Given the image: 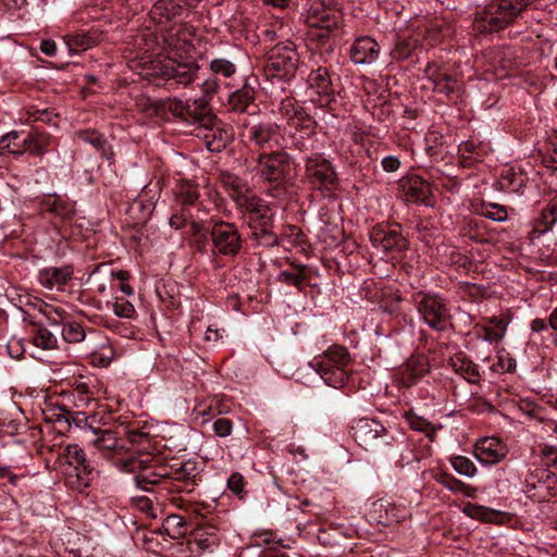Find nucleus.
I'll return each mask as SVG.
<instances>
[{
    "mask_svg": "<svg viewBox=\"0 0 557 557\" xmlns=\"http://www.w3.org/2000/svg\"><path fill=\"white\" fill-rule=\"evenodd\" d=\"M124 472H134L138 487L149 491L158 486L169 494L193 493L202 482L205 463L196 459H170L144 454L140 457H128L122 461Z\"/></svg>",
    "mask_w": 557,
    "mask_h": 557,
    "instance_id": "1",
    "label": "nucleus"
},
{
    "mask_svg": "<svg viewBox=\"0 0 557 557\" xmlns=\"http://www.w3.org/2000/svg\"><path fill=\"white\" fill-rule=\"evenodd\" d=\"M198 2L199 0H158L150 10V17L158 25L161 41L154 33L145 34V52L159 55L164 51L170 60H174L180 50L187 51L191 47L194 27L186 23H172L169 27L165 25L180 16L185 8H194Z\"/></svg>",
    "mask_w": 557,
    "mask_h": 557,
    "instance_id": "2",
    "label": "nucleus"
},
{
    "mask_svg": "<svg viewBox=\"0 0 557 557\" xmlns=\"http://www.w3.org/2000/svg\"><path fill=\"white\" fill-rule=\"evenodd\" d=\"M534 0H488L476 11L473 29L481 34H492L513 24Z\"/></svg>",
    "mask_w": 557,
    "mask_h": 557,
    "instance_id": "3",
    "label": "nucleus"
},
{
    "mask_svg": "<svg viewBox=\"0 0 557 557\" xmlns=\"http://www.w3.org/2000/svg\"><path fill=\"white\" fill-rule=\"evenodd\" d=\"M418 317L430 330L444 333L453 326L454 315L448 300L435 292L418 290L411 295Z\"/></svg>",
    "mask_w": 557,
    "mask_h": 557,
    "instance_id": "4",
    "label": "nucleus"
},
{
    "mask_svg": "<svg viewBox=\"0 0 557 557\" xmlns=\"http://www.w3.org/2000/svg\"><path fill=\"white\" fill-rule=\"evenodd\" d=\"M351 362L348 349L342 345L330 346L310 362V367L334 388L343 387L348 381L347 367Z\"/></svg>",
    "mask_w": 557,
    "mask_h": 557,
    "instance_id": "5",
    "label": "nucleus"
},
{
    "mask_svg": "<svg viewBox=\"0 0 557 557\" xmlns=\"http://www.w3.org/2000/svg\"><path fill=\"white\" fill-rule=\"evenodd\" d=\"M305 181L309 189L319 191L323 198L335 199L339 178L332 162L315 152L305 159Z\"/></svg>",
    "mask_w": 557,
    "mask_h": 557,
    "instance_id": "6",
    "label": "nucleus"
},
{
    "mask_svg": "<svg viewBox=\"0 0 557 557\" xmlns=\"http://www.w3.org/2000/svg\"><path fill=\"white\" fill-rule=\"evenodd\" d=\"M210 242L212 255L227 259H235L244 247V238L238 226L222 219L211 221Z\"/></svg>",
    "mask_w": 557,
    "mask_h": 557,
    "instance_id": "7",
    "label": "nucleus"
},
{
    "mask_svg": "<svg viewBox=\"0 0 557 557\" xmlns=\"http://www.w3.org/2000/svg\"><path fill=\"white\" fill-rule=\"evenodd\" d=\"M352 436L366 450L387 451L396 442L393 432L376 419L363 418L352 426Z\"/></svg>",
    "mask_w": 557,
    "mask_h": 557,
    "instance_id": "8",
    "label": "nucleus"
},
{
    "mask_svg": "<svg viewBox=\"0 0 557 557\" xmlns=\"http://www.w3.org/2000/svg\"><path fill=\"white\" fill-rule=\"evenodd\" d=\"M64 458L69 463L66 484L78 492H83L98 475L96 468L87 460L83 448L77 444L67 445Z\"/></svg>",
    "mask_w": 557,
    "mask_h": 557,
    "instance_id": "9",
    "label": "nucleus"
},
{
    "mask_svg": "<svg viewBox=\"0 0 557 557\" xmlns=\"http://www.w3.org/2000/svg\"><path fill=\"white\" fill-rule=\"evenodd\" d=\"M305 24L312 30H320V39L327 38L343 23V13L337 7L324 0H314L305 13Z\"/></svg>",
    "mask_w": 557,
    "mask_h": 557,
    "instance_id": "10",
    "label": "nucleus"
},
{
    "mask_svg": "<svg viewBox=\"0 0 557 557\" xmlns=\"http://www.w3.org/2000/svg\"><path fill=\"white\" fill-rule=\"evenodd\" d=\"M39 214L49 219L55 226L70 225L76 215V203L58 194H47L36 199Z\"/></svg>",
    "mask_w": 557,
    "mask_h": 557,
    "instance_id": "11",
    "label": "nucleus"
},
{
    "mask_svg": "<svg viewBox=\"0 0 557 557\" xmlns=\"http://www.w3.org/2000/svg\"><path fill=\"white\" fill-rule=\"evenodd\" d=\"M369 238L373 247L384 252L401 253L409 249V240L398 223H377L371 228Z\"/></svg>",
    "mask_w": 557,
    "mask_h": 557,
    "instance_id": "12",
    "label": "nucleus"
},
{
    "mask_svg": "<svg viewBox=\"0 0 557 557\" xmlns=\"http://www.w3.org/2000/svg\"><path fill=\"white\" fill-rule=\"evenodd\" d=\"M290 171L289 157L286 152L275 151L260 153L252 169L260 178L269 183L282 184Z\"/></svg>",
    "mask_w": 557,
    "mask_h": 557,
    "instance_id": "13",
    "label": "nucleus"
},
{
    "mask_svg": "<svg viewBox=\"0 0 557 557\" xmlns=\"http://www.w3.org/2000/svg\"><path fill=\"white\" fill-rule=\"evenodd\" d=\"M218 87L219 85L215 78H208L202 82V96L195 98L191 102H189V100L187 101L186 122L200 123L201 125L207 126L215 120V116L209 107V101Z\"/></svg>",
    "mask_w": 557,
    "mask_h": 557,
    "instance_id": "14",
    "label": "nucleus"
},
{
    "mask_svg": "<svg viewBox=\"0 0 557 557\" xmlns=\"http://www.w3.org/2000/svg\"><path fill=\"white\" fill-rule=\"evenodd\" d=\"M557 475L555 472L536 468L525 479V493L528 497L539 502H548L552 497L556 496Z\"/></svg>",
    "mask_w": 557,
    "mask_h": 557,
    "instance_id": "15",
    "label": "nucleus"
},
{
    "mask_svg": "<svg viewBox=\"0 0 557 557\" xmlns=\"http://www.w3.org/2000/svg\"><path fill=\"white\" fill-rule=\"evenodd\" d=\"M369 517L376 524L391 527L404 521L408 517V509L389 498H380L371 504Z\"/></svg>",
    "mask_w": 557,
    "mask_h": 557,
    "instance_id": "16",
    "label": "nucleus"
},
{
    "mask_svg": "<svg viewBox=\"0 0 557 557\" xmlns=\"http://www.w3.org/2000/svg\"><path fill=\"white\" fill-rule=\"evenodd\" d=\"M399 190L406 202L430 205L432 185L420 175L411 174L399 181Z\"/></svg>",
    "mask_w": 557,
    "mask_h": 557,
    "instance_id": "17",
    "label": "nucleus"
},
{
    "mask_svg": "<svg viewBox=\"0 0 557 557\" xmlns=\"http://www.w3.org/2000/svg\"><path fill=\"white\" fill-rule=\"evenodd\" d=\"M53 141L54 138L51 134L40 127L33 126L23 139L21 148L11 149L10 143L5 147L10 153L15 156H22L24 152H27L33 157H42L49 152Z\"/></svg>",
    "mask_w": 557,
    "mask_h": 557,
    "instance_id": "18",
    "label": "nucleus"
},
{
    "mask_svg": "<svg viewBox=\"0 0 557 557\" xmlns=\"http://www.w3.org/2000/svg\"><path fill=\"white\" fill-rule=\"evenodd\" d=\"M94 437L89 443L97 448L107 458L125 457L128 453V446L126 442L119 438L110 429L97 428L94 432Z\"/></svg>",
    "mask_w": 557,
    "mask_h": 557,
    "instance_id": "19",
    "label": "nucleus"
},
{
    "mask_svg": "<svg viewBox=\"0 0 557 557\" xmlns=\"http://www.w3.org/2000/svg\"><path fill=\"white\" fill-rule=\"evenodd\" d=\"M236 207L248 227L273 218V213L267 202L252 191L237 202Z\"/></svg>",
    "mask_w": 557,
    "mask_h": 557,
    "instance_id": "20",
    "label": "nucleus"
},
{
    "mask_svg": "<svg viewBox=\"0 0 557 557\" xmlns=\"http://www.w3.org/2000/svg\"><path fill=\"white\" fill-rule=\"evenodd\" d=\"M507 446L497 437L490 436L476 441L474 456L479 462L485 466H493L506 458Z\"/></svg>",
    "mask_w": 557,
    "mask_h": 557,
    "instance_id": "21",
    "label": "nucleus"
},
{
    "mask_svg": "<svg viewBox=\"0 0 557 557\" xmlns=\"http://www.w3.org/2000/svg\"><path fill=\"white\" fill-rule=\"evenodd\" d=\"M429 357L424 354L412 355L407 359L398 373L399 385L409 388L429 373Z\"/></svg>",
    "mask_w": 557,
    "mask_h": 557,
    "instance_id": "22",
    "label": "nucleus"
},
{
    "mask_svg": "<svg viewBox=\"0 0 557 557\" xmlns=\"http://www.w3.org/2000/svg\"><path fill=\"white\" fill-rule=\"evenodd\" d=\"M74 277V267L64 264L62 267H46L38 271L37 281L47 289L62 290Z\"/></svg>",
    "mask_w": 557,
    "mask_h": 557,
    "instance_id": "23",
    "label": "nucleus"
},
{
    "mask_svg": "<svg viewBox=\"0 0 557 557\" xmlns=\"http://www.w3.org/2000/svg\"><path fill=\"white\" fill-rule=\"evenodd\" d=\"M193 534L196 545L202 552H213L222 541L220 528L213 518L198 522Z\"/></svg>",
    "mask_w": 557,
    "mask_h": 557,
    "instance_id": "24",
    "label": "nucleus"
},
{
    "mask_svg": "<svg viewBox=\"0 0 557 557\" xmlns=\"http://www.w3.org/2000/svg\"><path fill=\"white\" fill-rule=\"evenodd\" d=\"M205 127L207 129L203 139L210 151L220 152L233 141L234 132L230 125L213 120L212 123H209V125Z\"/></svg>",
    "mask_w": 557,
    "mask_h": 557,
    "instance_id": "25",
    "label": "nucleus"
},
{
    "mask_svg": "<svg viewBox=\"0 0 557 557\" xmlns=\"http://www.w3.org/2000/svg\"><path fill=\"white\" fill-rule=\"evenodd\" d=\"M426 84L423 88L432 89L438 94H444L449 97L460 90L462 86L461 78L457 74H450L447 72H425Z\"/></svg>",
    "mask_w": 557,
    "mask_h": 557,
    "instance_id": "26",
    "label": "nucleus"
},
{
    "mask_svg": "<svg viewBox=\"0 0 557 557\" xmlns=\"http://www.w3.org/2000/svg\"><path fill=\"white\" fill-rule=\"evenodd\" d=\"M195 72H146L145 79L153 82L158 87L169 91L175 90L180 85L187 86L196 79Z\"/></svg>",
    "mask_w": 557,
    "mask_h": 557,
    "instance_id": "27",
    "label": "nucleus"
},
{
    "mask_svg": "<svg viewBox=\"0 0 557 557\" xmlns=\"http://www.w3.org/2000/svg\"><path fill=\"white\" fill-rule=\"evenodd\" d=\"M529 183V176L521 168H504L497 180L500 190L508 194L523 195V189Z\"/></svg>",
    "mask_w": 557,
    "mask_h": 557,
    "instance_id": "28",
    "label": "nucleus"
},
{
    "mask_svg": "<svg viewBox=\"0 0 557 557\" xmlns=\"http://www.w3.org/2000/svg\"><path fill=\"white\" fill-rule=\"evenodd\" d=\"M298 54L287 46L276 45L268 54L264 70H297Z\"/></svg>",
    "mask_w": 557,
    "mask_h": 557,
    "instance_id": "29",
    "label": "nucleus"
},
{
    "mask_svg": "<svg viewBox=\"0 0 557 557\" xmlns=\"http://www.w3.org/2000/svg\"><path fill=\"white\" fill-rule=\"evenodd\" d=\"M274 219L270 218L261 223L249 226L250 239L256 243L257 246L264 248H273L282 245L283 238L278 236L274 231Z\"/></svg>",
    "mask_w": 557,
    "mask_h": 557,
    "instance_id": "30",
    "label": "nucleus"
},
{
    "mask_svg": "<svg viewBox=\"0 0 557 557\" xmlns=\"http://www.w3.org/2000/svg\"><path fill=\"white\" fill-rule=\"evenodd\" d=\"M275 132V126L270 122L244 123V129L240 135L250 144L262 148L270 143Z\"/></svg>",
    "mask_w": 557,
    "mask_h": 557,
    "instance_id": "31",
    "label": "nucleus"
},
{
    "mask_svg": "<svg viewBox=\"0 0 557 557\" xmlns=\"http://www.w3.org/2000/svg\"><path fill=\"white\" fill-rule=\"evenodd\" d=\"M448 366L455 373L461 375L469 383H480L481 374L479 371V366L474 363L463 351H459L450 357L448 360Z\"/></svg>",
    "mask_w": 557,
    "mask_h": 557,
    "instance_id": "32",
    "label": "nucleus"
},
{
    "mask_svg": "<svg viewBox=\"0 0 557 557\" xmlns=\"http://www.w3.org/2000/svg\"><path fill=\"white\" fill-rule=\"evenodd\" d=\"M379 44L370 37L355 40L350 49L351 61L356 64H371L379 55Z\"/></svg>",
    "mask_w": 557,
    "mask_h": 557,
    "instance_id": "33",
    "label": "nucleus"
},
{
    "mask_svg": "<svg viewBox=\"0 0 557 557\" xmlns=\"http://www.w3.org/2000/svg\"><path fill=\"white\" fill-rule=\"evenodd\" d=\"M219 181L224 191L235 203L252 191L246 181L228 171H221Z\"/></svg>",
    "mask_w": 557,
    "mask_h": 557,
    "instance_id": "34",
    "label": "nucleus"
},
{
    "mask_svg": "<svg viewBox=\"0 0 557 557\" xmlns=\"http://www.w3.org/2000/svg\"><path fill=\"white\" fill-rule=\"evenodd\" d=\"M256 90L249 84H245L242 88L235 90L228 96V110L236 113H249L250 108H257L255 103Z\"/></svg>",
    "mask_w": 557,
    "mask_h": 557,
    "instance_id": "35",
    "label": "nucleus"
},
{
    "mask_svg": "<svg viewBox=\"0 0 557 557\" xmlns=\"http://www.w3.org/2000/svg\"><path fill=\"white\" fill-rule=\"evenodd\" d=\"M75 136L77 139L92 146L106 160L110 161L113 159V149L102 133L94 128H85L77 131Z\"/></svg>",
    "mask_w": 557,
    "mask_h": 557,
    "instance_id": "36",
    "label": "nucleus"
},
{
    "mask_svg": "<svg viewBox=\"0 0 557 557\" xmlns=\"http://www.w3.org/2000/svg\"><path fill=\"white\" fill-rule=\"evenodd\" d=\"M492 151L490 143L475 138L461 141L458 146V156L466 161H480Z\"/></svg>",
    "mask_w": 557,
    "mask_h": 557,
    "instance_id": "37",
    "label": "nucleus"
},
{
    "mask_svg": "<svg viewBox=\"0 0 557 557\" xmlns=\"http://www.w3.org/2000/svg\"><path fill=\"white\" fill-rule=\"evenodd\" d=\"M127 443L132 445V448L128 447V453L125 457H121L114 460L116 466L122 470V461L128 457H140L144 454H150L147 451L149 447V434L138 430H129L127 431Z\"/></svg>",
    "mask_w": 557,
    "mask_h": 557,
    "instance_id": "38",
    "label": "nucleus"
},
{
    "mask_svg": "<svg viewBox=\"0 0 557 557\" xmlns=\"http://www.w3.org/2000/svg\"><path fill=\"white\" fill-rule=\"evenodd\" d=\"M63 39L69 52H78L97 45L101 39V33L96 29H90L87 33L65 35Z\"/></svg>",
    "mask_w": 557,
    "mask_h": 557,
    "instance_id": "39",
    "label": "nucleus"
},
{
    "mask_svg": "<svg viewBox=\"0 0 557 557\" xmlns=\"http://www.w3.org/2000/svg\"><path fill=\"white\" fill-rule=\"evenodd\" d=\"M198 184L190 181H181L175 189V201L181 208H191L200 206Z\"/></svg>",
    "mask_w": 557,
    "mask_h": 557,
    "instance_id": "40",
    "label": "nucleus"
},
{
    "mask_svg": "<svg viewBox=\"0 0 557 557\" xmlns=\"http://www.w3.org/2000/svg\"><path fill=\"white\" fill-rule=\"evenodd\" d=\"M463 512L472 519L480 520L486 523H502L506 515L500 510L492 509L490 507L472 503H468L465 506Z\"/></svg>",
    "mask_w": 557,
    "mask_h": 557,
    "instance_id": "41",
    "label": "nucleus"
},
{
    "mask_svg": "<svg viewBox=\"0 0 557 557\" xmlns=\"http://www.w3.org/2000/svg\"><path fill=\"white\" fill-rule=\"evenodd\" d=\"M295 271L283 270L277 276L276 281L288 286H294L298 290H302L305 284L310 281L309 268L306 264L294 265Z\"/></svg>",
    "mask_w": 557,
    "mask_h": 557,
    "instance_id": "42",
    "label": "nucleus"
},
{
    "mask_svg": "<svg viewBox=\"0 0 557 557\" xmlns=\"http://www.w3.org/2000/svg\"><path fill=\"white\" fill-rule=\"evenodd\" d=\"M186 109L187 102L177 99L160 100L153 104L154 114L164 120H170V116H173L186 122Z\"/></svg>",
    "mask_w": 557,
    "mask_h": 557,
    "instance_id": "43",
    "label": "nucleus"
},
{
    "mask_svg": "<svg viewBox=\"0 0 557 557\" xmlns=\"http://www.w3.org/2000/svg\"><path fill=\"white\" fill-rule=\"evenodd\" d=\"M557 222V196L552 198L541 210L535 220L533 232L539 235L545 234L553 228Z\"/></svg>",
    "mask_w": 557,
    "mask_h": 557,
    "instance_id": "44",
    "label": "nucleus"
},
{
    "mask_svg": "<svg viewBox=\"0 0 557 557\" xmlns=\"http://www.w3.org/2000/svg\"><path fill=\"white\" fill-rule=\"evenodd\" d=\"M69 398L73 401L76 409H85L90 405L96 404L94 391L87 382L75 381L72 391L69 393Z\"/></svg>",
    "mask_w": 557,
    "mask_h": 557,
    "instance_id": "45",
    "label": "nucleus"
},
{
    "mask_svg": "<svg viewBox=\"0 0 557 557\" xmlns=\"http://www.w3.org/2000/svg\"><path fill=\"white\" fill-rule=\"evenodd\" d=\"M403 417L411 430L424 433L430 443L435 441L437 426L432 424L429 420L421 416H418L412 409L404 412ZM440 428L441 425L438 426V429Z\"/></svg>",
    "mask_w": 557,
    "mask_h": 557,
    "instance_id": "46",
    "label": "nucleus"
},
{
    "mask_svg": "<svg viewBox=\"0 0 557 557\" xmlns=\"http://www.w3.org/2000/svg\"><path fill=\"white\" fill-rule=\"evenodd\" d=\"M435 481L447 488L448 491L457 494H462L468 497H473L475 488L466 484L461 480L455 478L451 473L441 471L434 476Z\"/></svg>",
    "mask_w": 557,
    "mask_h": 557,
    "instance_id": "47",
    "label": "nucleus"
},
{
    "mask_svg": "<svg viewBox=\"0 0 557 557\" xmlns=\"http://www.w3.org/2000/svg\"><path fill=\"white\" fill-rule=\"evenodd\" d=\"M431 455L430 445H425L422 448H417L416 444L411 441H407V448L400 453L397 463L400 467L409 466L412 462H420L422 459Z\"/></svg>",
    "mask_w": 557,
    "mask_h": 557,
    "instance_id": "48",
    "label": "nucleus"
},
{
    "mask_svg": "<svg viewBox=\"0 0 557 557\" xmlns=\"http://www.w3.org/2000/svg\"><path fill=\"white\" fill-rule=\"evenodd\" d=\"M532 457L543 467L557 468V446L549 444H540L532 450Z\"/></svg>",
    "mask_w": 557,
    "mask_h": 557,
    "instance_id": "49",
    "label": "nucleus"
},
{
    "mask_svg": "<svg viewBox=\"0 0 557 557\" xmlns=\"http://www.w3.org/2000/svg\"><path fill=\"white\" fill-rule=\"evenodd\" d=\"M69 410L64 406L57 408H48L42 411L44 420L59 426L58 431L66 432L70 430Z\"/></svg>",
    "mask_w": 557,
    "mask_h": 557,
    "instance_id": "50",
    "label": "nucleus"
},
{
    "mask_svg": "<svg viewBox=\"0 0 557 557\" xmlns=\"http://www.w3.org/2000/svg\"><path fill=\"white\" fill-rule=\"evenodd\" d=\"M59 114L54 112L52 108H44L39 109L36 107H30L26 111V122H42L48 125L58 126L59 124Z\"/></svg>",
    "mask_w": 557,
    "mask_h": 557,
    "instance_id": "51",
    "label": "nucleus"
},
{
    "mask_svg": "<svg viewBox=\"0 0 557 557\" xmlns=\"http://www.w3.org/2000/svg\"><path fill=\"white\" fill-rule=\"evenodd\" d=\"M330 72H310L307 83L310 88L315 89L319 95H329L332 92V82Z\"/></svg>",
    "mask_w": 557,
    "mask_h": 557,
    "instance_id": "52",
    "label": "nucleus"
},
{
    "mask_svg": "<svg viewBox=\"0 0 557 557\" xmlns=\"http://www.w3.org/2000/svg\"><path fill=\"white\" fill-rule=\"evenodd\" d=\"M86 336L84 326L74 320L62 321V337L67 343H81Z\"/></svg>",
    "mask_w": 557,
    "mask_h": 557,
    "instance_id": "53",
    "label": "nucleus"
},
{
    "mask_svg": "<svg viewBox=\"0 0 557 557\" xmlns=\"http://www.w3.org/2000/svg\"><path fill=\"white\" fill-rule=\"evenodd\" d=\"M69 422L70 426L75 424L81 429H89L94 432L98 426L96 423L98 422L96 414H88L84 409H77L76 411L69 410Z\"/></svg>",
    "mask_w": 557,
    "mask_h": 557,
    "instance_id": "54",
    "label": "nucleus"
},
{
    "mask_svg": "<svg viewBox=\"0 0 557 557\" xmlns=\"http://www.w3.org/2000/svg\"><path fill=\"white\" fill-rule=\"evenodd\" d=\"M458 290L462 297H467L471 301H479L488 297V288L475 283L460 282Z\"/></svg>",
    "mask_w": 557,
    "mask_h": 557,
    "instance_id": "55",
    "label": "nucleus"
},
{
    "mask_svg": "<svg viewBox=\"0 0 557 557\" xmlns=\"http://www.w3.org/2000/svg\"><path fill=\"white\" fill-rule=\"evenodd\" d=\"M479 214L495 222H505L508 219L507 208L495 202L483 201Z\"/></svg>",
    "mask_w": 557,
    "mask_h": 557,
    "instance_id": "56",
    "label": "nucleus"
},
{
    "mask_svg": "<svg viewBox=\"0 0 557 557\" xmlns=\"http://www.w3.org/2000/svg\"><path fill=\"white\" fill-rule=\"evenodd\" d=\"M163 529L171 539H177L185 534L186 521L182 516L169 515L163 521Z\"/></svg>",
    "mask_w": 557,
    "mask_h": 557,
    "instance_id": "57",
    "label": "nucleus"
},
{
    "mask_svg": "<svg viewBox=\"0 0 557 557\" xmlns=\"http://www.w3.org/2000/svg\"><path fill=\"white\" fill-rule=\"evenodd\" d=\"M449 462L457 473L467 478H473L478 472L473 461L466 456H451L449 457Z\"/></svg>",
    "mask_w": 557,
    "mask_h": 557,
    "instance_id": "58",
    "label": "nucleus"
},
{
    "mask_svg": "<svg viewBox=\"0 0 557 557\" xmlns=\"http://www.w3.org/2000/svg\"><path fill=\"white\" fill-rule=\"evenodd\" d=\"M57 343V337L47 327H39L33 337V344L46 350L55 348Z\"/></svg>",
    "mask_w": 557,
    "mask_h": 557,
    "instance_id": "59",
    "label": "nucleus"
},
{
    "mask_svg": "<svg viewBox=\"0 0 557 557\" xmlns=\"http://www.w3.org/2000/svg\"><path fill=\"white\" fill-rule=\"evenodd\" d=\"M113 312L123 319H134L137 315L134 305L123 296L114 298Z\"/></svg>",
    "mask_w": 557,
    "mask_h": 557,
    "instance_id": "60",
    "label": "nucleus"
},
{
    "mask_svg": "<svg viewBox=\"0 0 557 557\" xmlns=\"http://www.w3.org/2000/svg\"><path fill=\"white\" fill-rule=\"evenodd\" d=\"M289 125L295 128L305 131L307 134H311L314 133L317 122L302 108L301 110L298 111V114L296 115L295 120H293Z\"/></svg>",
    "mask_w": 557,
    "mask_h": 557,
    "instance_id": "61",
    "label": "nucleus"
},
{
    "mask_svg": "<svg viewBox=\"0 0 557 557\" xmlns=\"http://www.w3.org/2000/svg\"><path fill=\"white\" fill-rule=\"evenodd\" d=\"M289 28L282 22L276 21L267 28L261 30L262 37L265 41L273 42L277 38H285L288 36Z\"/></svg>",
    "mask_w": 557,
    "mask_h": 557,
    "instance_id": "62",
    "label": "nucleus"
},
{
    "mask_svg": "<svg viewBox=\"0 0 557 557\" xmlns=\"http://www.w3.org/2000/svg\"><path fill=\"white\" fill-rule=\"evenodd\" d=\"M225 410L223 408L222 403L213 398L210 400L209 404H199L194 408V414L197 417H207V416H213V414H221Z\"/></svg>",
    "mask_w": 557,
    "mask_h": 557,
    "instance_id": "63",
    "label": "nucleus"
},
{
    "mask_svg": "<svg viewBox=\"0 0 557 557\" xmlns=\"http://www.w3.org/2000/svg\"><path fill=\"white\" fill-rule=\"evenodd\" d=\"M301 109L302 107L299 106L293 98L283 99L278 107L280 114L284 119H286L288 124H290L292 121L295 120L296 115L298 114V111Z\"/></svg>",
    "mask_w": 557,
    "mask_h": 557,
    "instance_id": "64",
    "label": "nucleus"
}]
</instances>
